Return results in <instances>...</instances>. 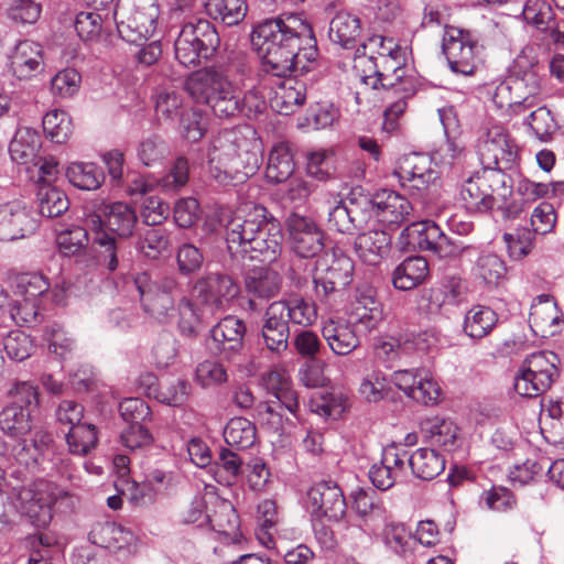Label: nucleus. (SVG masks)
Returning a JSON list of instances; mask_svg holds the SVG:
<instances>
[{"mask_svg": "<svg viewBox=\"0 0 564 564\" xmlns=\"http://www.w3.org/2000/svg\"><path fill=\"white\" fill-rule=\"evenodd\" d=\"M229 375L223 359H205L194 371L195 382L203 389L217 388L228 382Z\"/></svg>", "mask_w": 564, "mask_h": 564, "instance_id": "nucleus-56", "label": "nucleus"}, {"mask_svg": "<svg viewBox=\"0 0 564 564\" xmlns=\"http://www.w3.org/2000/svg\"><path fill=\"white\" fill-rule=\"evenodd\" d=\"M413 475L422 480H432L442 474L446 466L443 453L432 447H421L408 458Z\"/></svg>", "mask_w": 564, "mask_h": 564, "instance_id": "nucleus-40", "label": "nucleus"}, {"mask_svg": "<svg viewBox=\"0 0 564 564\" xmlns=\"http://www.w3.org/2000/svg\"><path fill=\"white\" fill-rule=\"evenodd\" d=\"M159 17L156 0H117L113 10L118 34L128 43H139L153 36Z\"/></svg>", "mask_w": 564, "mask_h": 564, "instance_id": "nucleus-9", "label": "nucleus"}, {"mask_svg": "<svg viewBox=\"0 0 564 564\" xmlns=\"http://www.w3.org/2000/svg\"><path fill=\"white\" fill-rule=\"evenodd\" d=\"M23 481L22 470H13L7 478L0 467V495L28 516L34 527L45 529L53 519V506L56 501L51 485L41 480L24 486Z\"/></svg>", "mask_w": 564, "mask_h": 564, "instance_id": "nucleus-7", "label": "nucleus"}, {"mask_svg": "<svg viewBox=\"0 0 564 564\" xmlns=\"http://www.w3.org/2000/svg\"><path fill=\"white\" fill-rule=\"evenodd\" d=\"M468 284L458 275H446L430 291V311L438 313L444 306H459L467 300Z\"/></svg>", "mask_w": 564, "mask_h": 564, "instance_id": "nucleus-32", "label": "nucleus"}, {"mask_svg": "<svg viewBox=\"0 0 564 564\" xmlns=\"http://www.w3.org/2000/svg\"><path fill=\"white\" fill-rule=\"evenodd\" d=\"M473 272L487 286L496 288L506 280L507 267L497 254L482 253L476 260Z\"/></svg>", "mask_w": 564, "mask_h": 564, "instance_id": "nucleus-48", "label": "nucleus"}, {"mask_svg": "<svg viewBox=\"0 0 564 564\" xmlns=\"http://www.w3.org/2000/svg\"><path fill=\"white\" fill-rule=\"evenodd\" d=\"M89 541L111 553L130 552L135 541L134 533L115 521L96 522L89 534Z\"/></svg>", "mask_w": 564, "mask_h": 564, "instance_id": "nucleus-26", "label": "nucleus"}, {"mask_svg": "<svg viewBox=\"0 0 564 564\" xmlns=\"http://www.w3.org/2000/svg\"><path fill=\"white\" fill-rule=\"evenodd\" d=\"M195 299L182 295L175 305L177 329L183 337L196 338L199 334L202 316Z\"/></svg>", "mask_w": 564, "mask_h": 564, "instance_id": "nucleus-50", "label": "nucleus"}, {"mask_svg": "<svg viewBox=\"0 0 564 564\" xmlns=\"http://www.w3.org/2000/svg\"><path fill=\"white\" fill-rule=\"evenodd\" d=\"M212 177L221 185L243 183L262 163V142L249 124L221 131L208 158Z\"/></svg>", "mask_w": 564, "mask_h": 564, "instance_id": "nucleus-4", "label": "nucleus"}, {"mask_svg": "<svg viewBox=\"0 0 564 564\" xmlns=\"http://www.w3.org/2000/svg\"><path fill=\"white\" fill-rule=\"evenodd\" d=\"M361 34L360 19L349 12L340 11L329 22V40L346 50L356 46Z\"/></svg>", "mask_w": 564, "mask_h": 564, "instance_id": "nucleus-39", "label": "nucleus"}, {"mask_svg": "<svg viewBox=\"0 0 564 564\" xmlns=\"http://www.w3.org/2000/svg\"><path fill=\"white\" fill-rule=\"evenodd\" d=\"M220 45L215 25L206 19L188 21L174 42L175 58L185 67H196L210 59Z\"/></svg>", "mask_w": 564, "mask_h": 564, "instance_id": "nucleus-8", "label": "nucleus"}, {"mask_svg": "<svg viewBox=\"0 0 564 564\" xmlns=\"http://www.w3.org/2000/svg\"><path fill=\"white\" fill-rule=\"evenodd\" d=\"M251 72L250 61L242 52H231L225 61L189 74L184 89L197 104L212 108L219 118H232L240 113L242 102L235 82L242 80Z\"/></svg>", "mask_w": 564, "mask_h": 564, "instance_id": "nucleus-3", "label": "nucleus"}, {"mask_svg": "<svg viewBox=\"0 0 564 564\" xmlns=\"http://www.w3.org/2000/svg\"><path fill=\"white\" fill-rule=\"evenodd\" d=\"M225 442L238 449H247L254 445L257 429L254 423L245 417H232L224 430Z\"/></svg>", "mask_w": 564, "mask_h": 564, "instance_id": "nucleus-51", "label": "nucleus"}, {"mask_svg": "<svg viewBox=\"0 0 564 564\" xmlns=\"http://www.w3.org/2000/svg\"><path fill=\"white\" fill-rule=\"evenodd\" d=\"M315 271L344 289L352 281L354 262L341 251L325 252L317 259Z\"/></svg>", "mask_w": 564, "mask_h": 564, "instance_id": "nucleus-36", "label": "nucleus"}, {"mask_svg": "<svg viewBox=\"0 0 564 564\" xmlns=\"http://www.w3.org/2000/svg\"><path fill=\"white\" fill-rule=\"evenodd\" d=\"M279 522L278 508L273 499H265L258 505L257 529L258 540L267 547L273 544V535Z\"/></svg>", "mask_w": 564, "mask_h": 564, "instance_id": "nucleus-54", "label": "nucleus"}, {"mask_svg": "<svg viewBox=\"0 0 564 564\" xmlns=\"http://www.w3.org/2000/svg\"><path fill=\"white\" fill-rule=\"evenodd\" d=\"M89 237L91 231L86 225L85 227L74 226L58 232L56 243L63 254L70 257L78 254L88 246Z\"/></svg>", "mask_w": 564, "mask_h": 564, "instance_id": "nucleus-62", "label": "nucleus"}, {"mask_svg": "<svg viewBox=\"0 0 564 564\" xmlns=\"http://www.w3.org/2000/svg\"><path fill=\"white\" fill-rule=\"evenodd\" d=\"M10 285L13 293L22 299L39 302L51 300L55 304L63 302L64 291L61 289L51 290L48 280L42 273H18L11 278Z\"/></svg>", "mask_w": 564, "mask_h": 564, "instance_id": "nucleus-24", "label": "nucleus"}, {"mask_svg": "<svg viewBox=\"0 0 564 564\" xmlns=\"http://www.w3.org/2000/svg\"><path fill=\"white\" fill-rule=\"evenodd\" d=\"M170 247V236L166 229L150 227L138 238L137 250L147 259L156 260Z\"/></svg>", "mask_w": 564, "mask_h": 564, "instance_id": "nucleus-52", "label": "nucleus"}, {"mask_svg": "<svg viewBox=\"0 0 564 564\" xmlns=\"http://www.w3.org/2000/svg\"><path fill=\"white\" fill-rule=\"evenodd\" d=\"M306 174L319 182H327L336 172L335 154L332 150L318 149L308 152L305 158Z\"/></svg>", "mask_w": 564, "mask_h": 564, "instance_id": "nucleus-53", "label": "nucleus"}, {"mask_svg": "<svg viewBox=\"0 0 564 564\" xmlns=\"http://www.w3.org/2000/svg\"><path fill=\"white\" fill-rule=\"evenodd\" d=\"M286 226L292 248L299 257L314 258L324 250V232L311 218L292 214L286 220Z\"/></svg>", "mask_w": 564, "mask_h": 564, "instance_id": "nucleus-20", "label": "nucleus"}, {"mask_svg": "<svg viewBox=\"0 0 564 564\" xmlns=\"http://www.w3.org/2000/svg\"><path fill=\"white\" fill-rule=\"evenodd\" d=\"M514 95H534L541 91V77L532 62L519 55L514 61L513 73L508 78Z\"/></svg>", "mask_w": 564, "mask_h": 564, "instance_id": "nucleus-43", "label": "nucleus"}, {"mask_svg": "<svg viewBox=\"0 0 564 564\" xmlns=\"http://www.w3.org/2000/svg\"><path fill=\"white\" fill-rule=\"evenodd\" d=\"M524 124L530 128L539 141L544 143L551 142L560 129L552 111L545 106L531 111L525 118Z\"/></svg>", "mask_w": 564, "mask_h": 564, "instance_id": "nucleus-55", "label": "nucleus"}, {"mask_svg": "<svg viewBox=\"0 0 564 564\" xmlns=\"http://www.w3.org/2000/svg\"><path fill=\"white\" fill-rule=\"evenodd\" d=\"M268 384L274 390L273 397L280 409L284 408L293 415L297 416L300 409L299 395L296 391L290 387V383L278 372L268 375Z\"/></svg>", "mask_w": 564, "mask_h": 564, "instance_id": "nucleus-63", "label": "nucleus"}, {"mask_svg": "<svg viewBox=\"0 0 564 564\" xmlns=\"http://www.w3.org/2000/svg\"><path fill=\"white\" fill-rule=\"evenodd\" d=\"M180 522L203 527L209 524L213 530L230 535L238 528V514L232 505L221 500L218 511L209 514L205 496L196 495L193 500L180 512Z\"/></svg>", "mask_w": 564, "mask_h": 564, "instance_id": "nucleus-16", "label": "nucleus"}, {"mask_svg": "<svg viewBox=\"0 0 564 564\" xmlns=\"http://www.w3.org/2000/svg\"><path fill=\"white\" fill-rule=\"evenodd\" d=\"M305 90V85L302 83L293 79L283 80L274 97L279 111L289 115L294 111V108L302 106L306 99Z\"/></svg>", "mask_w": 564, "mask_h": 564, "instance_id": "nucleus-61", "label": "nucleus"}, {"mask_svg": "<svg viewBox=\"0 0 564 564\" xmlns=\"http://www.w3.org/2000/svg\"><path fill=\"white\" fill-rule=\"evenodd\" d=\"M322 335L337 356H348L360 346L355 325L341 317H328L322 322Z\"/></svg>", "mask_w": 564, "mask_h": 564, "instance_id": "nucleus-25", "label": "nucleus"}, {"mask_svg": "<svg viewBox=\"0 0 564 564\" xmlns=\"http://www.w3.org/2000/svg\"><path fill=\"white\" fill-rule=\"evenodd\" d=\"M265 207L254 205L248 210H239L226 224V242L232 253L245 257L256 231L264 224Z\"/></svg>", "mask_w": 564, "mask_h": 564, "instance_id": "nucleus-19", "label": "nucleus"}, {"mask_svg": "<svg viewBox=\"0 0 564 564\" xmlns=\"http://www.w3.org/2000/svg\"><path fill=\"white\" fill-rule=\"evenodd\" d=\"M522 15L528 24L547 33L552 42L563 39L558 29L562 21L556 20L555 13L546 0H527Z\"/></svg>", "mask_w": 564, "mask_h": 564, "instance_id": "nucleus-33", "label": "nucleus"}, {"mask_svg": "<svg viewBox=\"0 0 564 564\" xmlns=\"http://www.w3.org/2000/svg\"><path fill=\"white\" fill-rule=\"evenodd\" d=\"M251 44L261 57L262 70L275 77L307 72L318 57L313 28L297 14L260 22L252 30Z\"/></svg>", "mask_w": 564, "mask_h": 564, "instance_id": "nucleus-1", "label": "nucleus"}, {"mask_svg": "<svg viewBox=\"0 0 564 564\" xmlns=\"http://www.w3.org/2000/svg\"><path fill=\"white\" fill-rule=\"evenodd\" d=\"M246 324L242 319L228 315L210 329L214 352L224 361L241 365Z\"/></svg>", "mask_w": 564, "mask_h": 564, "instance_id": "nucleus-17", "label": "nucleus"}, {"mask_svg": "<svg viewBox=\"0 0 564 564\" xmlns=\"http://www.w3.org/2000/svg\"><path fill=\"white\" fill-rule=\"evenodd\" d=\"M350 322L362 325L368 330L378 327L383 318L382 305L376 297V291L369 285L358 286L349 308Z\"/></svg>", "mask_w": 564, "mask_h": 564, "instance_id": "nucleus-27", "label": "nucleus"}, {"mask_svg": "<svg viewBox=\"0 0 564 564\" xmlns=\"http://www.w3.org/2000/svg\"><path fill=\"white\" fill-rule=\"evenodd\" d=\"M240 292L237 280L220 271L206 272L191 285L192 297L213 314H221L229 310Z\"/></svg>", "mask_w": 564, "mask_h": 564, "instance_id": "nucleus-13", "label": "nucleus"}, {"mask_svg": "<svg viewBox=\"0 0 564 564\" xmlns=\"http://www.w3.org/2000/svg\"><path fill=\"white\" fill-rule=\"evenodd\" d=\"M376 218L387 226L399 227L409 219L412 205L406 197L392 189H380L375 195Z\"/></svg>", "mask_w": 564, "mask_h": 564, "instance_id": "nucleus-28", "label": "nucleus"}, {"mask_svg": "<svg viewBox=\"0 0 564 564\" xmlns=\"http://www.w3.org/2000/svg\"><path fill=\"white\" fill-rule=\"evenodd\" d=\"M484 169L468 177L462 185L460 199L473 214H486L494 209L496 195L506 197L512 192V180L503 172L502 163L509 165L514 158L513 144L500 127L488 132L481 153Z\"/></svg>", "mask_w": 564, "mask_h": 564, "instance_id": "nucleus-2", "label": "nucleus"}, {"mask_svg": "<svg viewBox=\"0 0 564 564\" xmlns=\"http://www.w3.org/2000/svg\"><path fill=\"white\" fill-rule=\"evenodd\" d=\"M55 541L46 533L30 534L25 538V546L30 552L28 564H51Z\"/></svg>", "mask_w": 564, "mask_h": 564, "instance_id": "nucleus-64", "label": "nucleus"}, {"mask_svg": "<svg viewBox=\"0 0 564 564\" xmlns=\"http://www.w3.org/2000/svg\"><path fill=\"white\" fill-rule=\"evenodd\" d=\"M40 147V135L35 130L31 128H20L10 142L9 153L12 161L18 164L34 163L39 158L37 151Z\"/></svg>", "mask_w": 564, "mask_h": 564, "instance_id": "nucleus-44", "label": "nucleus"}, {"mask_svg": "<svg viewBox=\"0 0 564 564\" xmlns=\"http://www.w3.org/2000/svg\"><path fill=\"white\" fill-rule=\"evenodd\" d=\"M243 285L249 295L256 299L269 300L279 294L282 278L276 271L268 267H256L246 272Z\"/></svg>", "mask_w": 564, "mask_h": 564, "instance_id": "nucleus-34", "label": "nucleus"}, {"mask_svg": "<svg viewBox=\"0 0 564 564\" xmlns=\"http://www.w3.org/2000/svg\"><path fill=\"white\" fill-rule=\"evenodd\" d=\"M295 170L294 155L288 142L276 143L269 153L265 177L269 183L288 181Z\"/></svg>", "mask_w": 564, "mask_h": 564, "instance_id": "nucleus-41", "label": "nucleus"}, {"mask_svg": "<svg viewBox=\"0 0 564 564\" xmlns=\"http://www.w3.org/2000/svg\"><path fill=\"white\" fill-rule=\"evenodd\" d=\"M311 412L325 419H338L347 408V398L343 393L316 392L308 402Z\"/></svg>", "mask_w": 564, "mask_h": 564, "instance_id": "nucleus-58", "label": "nucleus"}, {"mask_svg": "<svg viewBox=\"0 0 564 564\" xmlns=\"http://www.w3.org/2000/svg\"><path fill=\"white\" fill-rule=\"evenodd\" d=\"M8 393L12 402L0 412V430L8 436L21 438L32 430L33 413L39 406V393L26 381L15 382Z\"/></svg>", "mask_w": 564, "mask_h": 564, "instance_id": "nucleus-12", "label": "nucleus"}, {"mask_svg": "<svg viewBox=\"0 0 564 564\" xmlns=\"http://www.w3.org/2000/svg\"><path fill=\"white\" fill-rule=\"evenodd\" d=\"M42 126L45 134L57 144L65 143L73 133L72 118L64 110L54 109L46 112Z\"/></svg>", "mask_w": 564, "mask_h": 564, "instance_id": "nucleus-59", "label": "nucleus"}, {"mask_svg": "<svg viewBox=\"0 0 564 564\" xmlns=\"http://www.w3.org/2000/svg\"><path fill=\"white\" fill-rule=\"evenodd\" d=\"M401 187L412 196H421L437 178L432 159L422 153L404 155L394 170Z\"/></svg>", "mask_w": 564, "mask_h": 564, "instance_id": "nucleus-18", "label": "nucleus"}, {"mask_svg": "<svg viewBox=\"0 0 564 564\" xmlns=\"http://www.w3.org/2000/svg\"><path fill=\"white\" fill-rule=\"evenodd\" d=\"M37 219L20 200L0 203V240L13 241L35 232Z\"/></svg>", "mask_w": 564, "mask_h": 564, "instance_id": "nucleus-21", "label": "nucleus"}, {"mask_svg": "<svg viewBox=\"0 0 564 564\" xmlns=\"http://www.w3.org/2000/svg\"><path fill=\"white\" fill-rule=\"evenodd\" d=\"M91 231V241L98 249V261L109 272L118 270L124 261L123 241L132 237L138 224L135 208L128 203L115 202L100 206L85 217Z\"/></svg>", "mask_w": 564, "mask_h": 564, "instance_id": "nucleus-5", "label": "nucleus"}, {"mask_svg": "<svg viewBox=\"0 0 564 564\" xmlns=\"http://www.w3.org/2000/svg\"><path fill=\"white\" fill-rule=\"evenodd\" d=\"M39 213L47 218L63 215L69 207L65 193L54 186H40L37 192Z\"/></svg>", "mask_w": 564, "mask_h": 564, "instance_id": "nucleus-60", "label": "nucleus"}, {"mask_svg": "<svg viewBox=\"0 0 564 564\" xmlns=\"http://www.w3.org/2000/svg\"><path fill=\"white\" fill-rule=\"evenodd\" d=\"M478 36L465 29L445 25L442 39V51L452 72L473 75L477 69L480 53Z\"/></svg>", "mask_w": 564, "mask_h": 564, "instance_id": "nucleus-15", "label": "nucleus"}, {"mask_svg": "<svg viewBox=\"0 0 564 564\" xmlns=\"http://www.w3.org/2000/svg\"><path fill=\"white\" fill-rule=\"evenodd\" d=\"M390 246V235L378 229L362 232L355 240L358 258L368 265L379 264L388 256Z\"/></svg>", "mask_w": 564, "mask_h": 564, "instance_id": "nucleus-35", "label": "nucleus"}, {"mask_svg": "<svg viewBox=\"0 0 564 564\" xmlns=\"http://www.w3.org/2000/svg\"><path fill=\"white\" fill-rule=\"evenodd\" d=\"M307 506L314 518V530L318 540L326 543L330 540L332 532L317 521L326 518L328 521H340L347 511V503L341 488L333 480H321L315 482L306 494Z\"/></svg>", "mask_w": 564, "mask_h": 564, "instance_id": "nucleus-14", "label": "nucleus"}, {"mask_svg": "<svg viewBox=\"0 0 564 564\" xmlns=\"http://www.w3.org/2000/svg\"><path fill=\"white\" fill-rule=\"evenodd\" d=\"M361 79L372 89L383 88L392 93H403L414 96L417 89L416 79L406 75L404 52L389 57H372L365 59Z\"/></svg>", "mask_w": 564, "mask_h": 564, "instance_id": "nucleus-11", "label": "nucleus"}, {"mask_svg": "<svg viewBox=\"0 0 564 564\" xmlns=\"http://www.w3.org/2000/svg\"><path fill=\"white\" fill-rule=\"evenodd\" d=\"M352 508L364 519L371 533H377L390 518L382 500L373 489L358 488L351 494Z\"/></svg>", "mask_w": 564, "mask_h": 564, "instance_id": "nucleus-30", "label": "nucleus"}, {"mask_svg": "<svg viewBox=\"0 0 564 564\" xmlns=\"http://www.w3.org/2000/svg\"><path fill=\"white\" fill-rule=\"evenodd\" d=\"M65 438L70 454L87 456L97 447L98 430L94 424L83 422L69 427Z\"/></svg>", "mask_w": 564, "mask_h": 564, "instance_id": "nucleus-49", "label": "nucleus"}, {"mask_svg": "<svg viewBox=\"0 0 564 564\" xmlns=\"http://www.w3.org/2000/svg\"><path fill=\"white\" fill-rule=\"evenodd\" d=\"M9 58L10 68L17 78L31 79L43 68V47L37 42L23 40L17 43Z\"/></svg>", "mask_w": 564, "mask_h": 564, "instance_id": "nucleus-29", "label": "nucleus"}, {"mask_svg": "<svg viewBox=\"0 0 564 564\" xmlns=\"http://www.w3.org/2000/svg\"><path fill=\"white\" fill-rule=\"evenodd\" d=\"M429 275L430 268L425 258L409 257L394 269L392 282L395 289L410 291L425 282Z\"/></svg>", "mask_w": 564, "mask_h": 564, "instance_id": "nucleus-38", "label": "nucleus"}, {"mask_svg": "<svg viewBox=\"0 0 564 564\" xmlns=\"http://www.w3.org/2000/svg\"><path fill=\"white\" fill-rule=\"evenodd\" d=\"M134 285L143 312L160 324L169 323L175 311V295L181 290L177 279L162 276L153 280L148 272H141L134 278Z\"/></svg>", "mask_w": 564, "mask_h": 564, "instance_id": "nucleus-10", "label": "nucleus"}, {"mask_svg": "<svg viewBox=\"0 0 564 564\" xmlns=\"http://www.w3.org/2000/svg\"><path fill=\"white\" fill-rule=\"evenodd\" d=\"M316 319L317 308L311 300L295 294L288 299L274 301L265 308L261 338L267 349L281 354L289 346L290 323L308 327Z\"/></svg>", "mask_w": 564, "mask_h": 564, "instance_id": "nucleus-6", "label": "nucleus"}, {"mask_svg": "<svg viewBox=\"0 0 564 564\" xmlns=\"http://www.w3.org/2000/svg\"><path fill=\"white\" fill-rule=\"evenodd\" d=\"M351 221L355 225V234L369 228L376 218L375 198L361 191L352 189L347 195Z\"/></svg>", "mask_w": 564, "mask_h": 564, "instance_id": "nucleus-46", "label": "nucleus"}, {"mask_svg": "<svg viewBox=\"0 0 564 564\" xmlns=\"http://www.w3.org/2000/svg\"><path fill=\"white\" fill-rule=\"evenodd\" d=\"M66 177L79 189L95 191L101 186L105 174L95 163L73 162L66 170Z\"/></svg>", "mask_w": 564, "mask_h": 564, "instance_id": "nucleus-47", "label": "nucleus"}, {"mask_svg": "<svg viewBox=\"0 0 564 564\" xmlns=\"http://www.w3.org/2000/svg\"><path fill=\"white\" fill-rule=\"evenodd\" d=\"M205 10L209 18L227 26L239 24L246 17V0H206Z\"/></svg>", "mask_w": 564, "mask_h": 564, "instance_id": "nucleus-45", "label": "nucleus"}, {"mask_svg": "<svg viewBox=\"0 0 564 564\" xmlns=\"http://www.w3.org/2000/svg\"><path fill=\"white\" fill-rule=\"evenodd\" d=\"M0 341L3 343V349L8 357L15 361H23L29 358L34 348L29 335L19 329L9 330L7 326L1 324Z\"/></svg>", "mask_w": 564, "mask_h": 564, "instance_id": "nucleus-57", "label": "nucleus"}, {"mask_svg": "<svg viewBox=\"0 0 564 564\" xmlns=\"http://www.w3.org/2000/svg\"><path fill=\"white\" fill-rule=\"evenodd\" d=\"M564 314L552 301H539L531 306L529 323L532 330L542 337H551L560 332Z\"/></svg>", "mask_w": 564, "mask_h": 564, "instance_id": "nucleus-37", "label": "nucleus"}, {"mask_svg": "<svg viewBox=\"0 0 564 564\" xmlns=\"http://www.w3.org/2000/svg\"><path fill=\"white\" fill-rule=\"evenodd\" d=\"M498 323V314L489 306L476 304L465 313L463 332L473 339L489 335Z\"/></svg>", "mask_w": 564, "mask_h": 564, "instance_id": "nucleus-42", "label": "nucleus"}, {"mask_svg": "<svg viewBox=\"0 0 564 564\" xmlns=\"http://www.w3.org/2000/svg\"><path fill=\"white\" fill-rule=\"evenodd\" d=\"M444 232L431 220L412 223L401 232V241L408 249L421 251H438Z\"/></svg>", "mask_w": 564, "mask_h": 564, "instance_id": "nucleus-31", "label": "nucleus"}, {"mask_svg": "<svg viewBox=\"0 0 564 564\" xmlns=\"http://www.w3.org/2000/svg\"><path fill=\"white\" fill-rule=\"evenodd\" d=\"M423 440L430 447L451 454L463 445L460 429L449 417L434 415L425 417L420 423Z\"/></svg>", "mask_w": 564, "mask_h": 564, "instance_id": "nucleus-23", "label": "nucleus"}, {"mask_svg": "<svg viewBox=\"0 0 564 564\" xmlns=\"http://www.w3.org/2000/svg\"><path fill=\"white\" fill-rule=\"evenodd\" d=\"M282 241L283 232L281 223L265 209L264 224L256 231L245 257L251 260L271 263L280 256Z\"/></svg>", "mask_w": 564, "mask_h": 564, "instance_id": "nucleus-22", "label": "nucleus"}]
</instances>
